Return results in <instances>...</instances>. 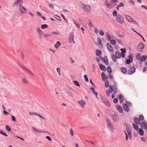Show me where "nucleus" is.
<instances>
[{
  "instance_id": "1",
  "label": "nucleus",
  "mask_w": 147,
  "mask_h": 147,
  "mask_svg": "<svg viewBox=\"0 0 147 147\" xmlns=\"http://www.w3.org/2000/svg\"><path fill=\"white\" fill-rule=\"evenodd\" d=\"M107 110L108 113L113 121L115 123L118 122L120 120V117L119 115L111 109H109Z\"/></svg>"
},
{
  "instance_id": "2",
  "label": "nucleus",
  "mask_w": 147,
  "mask_h": 147,
  "mask_svg": "<svg viewBox=\"0 0 147 147\" xmlns=\"http://www.w3.org/2000/svg\"><path fill=\"white\" fill-rule=\"evenodd\" d=\"M112 92L115 94H116L117 92V90L116 88L115 85L110 86L109 87V90H106V94L108 96H110V94Z\"/></svg>"
},
{
  "instance_id": "3",
  "label": "nucleus",
  "mask_w": 147,
  "mask_h": 147,
  "mask_svg": "<svg viewBox=\"0 0 147 147\" xmlns=\"http://www.w3.org/2000/svg\"><path fill=\"white\" fill-rule=\"evenodd\" d=\"M106 120L107 126L111 132H114L115 131V129L113 127V124L108 117L106 118Z\"/></svg>"
},
{
  "instance_id": "4",
  "label": "nucleus",
  "mask_w": 147,
  "mask_h": 147,
  "mask_svg": "<svg viewBox=\"0 0 147 147\" xmlns=\"http://www.w3.org/2000/svg\"><path fill=\"white\" fill-rule=\"evenodd\" d=\"M105 4L107 6V8L109 9H111L113 8L115 5L112 3H110L108 1L106 0L105 1Z\"/></svg>"
},
{
  "instance_id": "5",
  "label": "nucleus",
  "mask_w": 147,
  "mask_h": 147,
  "mask_svg": "<svg viewBox=\"0 0 147 147\" xmlns=\"http://www.w3.org/2000/svg\"><path fill=\"white\" fill-rule=\"evenodd\" d=\"M19 10L20 12L22 14H25L27 12L26 9L22 6H20L19 7Z\"/></svg>"
},
{
  "instance_id": "6",
  "label": "nucleus",
  "mask_w": 147,
  "mask_h": 147,
  "mask_svg": "<svg viewBox=\"0 0 147 147\" xmlns=\"http://www.w3.org/2000/svg\"><path fill=\"white\" fill-rule=\"evenodd\" d=\"M116 19L117 21L120 24H122L124 21L123 18L120 15H117Z\"/></svg>"
},
{
  "instance_id": "7",
  "label": "nucleus",
  "mask_w": 147,
  "mask_h": 147,
  "mask_svg": "<svg viewBox=\"0 0 147 147\" xmlns=\"http://www.w3.org/2000/svg\"><path fill=\"white\" fill-rule=\"evenodd\" d=\"M125 17L128 21L130 22H134L137 25L138 24V23L135 20L131 18L130 16L128 15H125Z\"/></svg>"
},
{
  "instance_id": "8",
  "label": "nucleus",
  "mask_w": 147,
  "mask_h": 147,
  "mask_svg": "<svg viewBox=\"0 0 147 147\" xmlns=\"http://www.w3.org/2000/svg\"><path fill=\"white\" fill-rule=\"evenodd\" d=\"M144 47V45L142 43H140L137 47V49L139 52H142Z\"/></svg>"
},
{
  "instance_id": "9",
  "label": "nucleus",
  "mask_w": 147,
  "mask_h": 147,
  "mask_svg": "<svg viewBox=\"0 0 147 147\" xmlns=\"http://www.w3.org/2000/svg\"><path fill=\"white\" fill-rule=\"evenodd\" d=\"M83 9L87 12L89 13L91 11L90 6L88 5H84L83 7Z\"/></svg>"
},
{
  "instance_id": "10",
  "label": "nucleus",
  "mask_w": 147,
  "mask_h": 147,
  "mask_svg": "<svg viewBox=\"0 0 147 147\" xmlns=\"http://www.w3.org/2000/svg\"><path fill=\"white\" fill-rule=\"evenodd\" d=\"M102 100L106 106L108 107H110V104L107 99L105 97H103L102 99Z\"/></svg>"
},
{
  "instance_id": "11",
  "label": "nucleus",
  "mask_w": 147,
  "mask_h": 147,
  "mask_svg": "<svg viewBox=\"0 0 147 147\" xmlns=\"http://www.w3.org/2000/svg\"><path fill=\"white\" fill-rule=\"evenodd\" d=\"M28 114L31 116H34V115H36V116H38L39 117H40L42 119H45V118L42 116H41L40 114H39L38 113H34L32 112H29L28 113Z\"/></svg>"
},
{
  "instance_id": "12",
  "label": "nucleus",
  "mask_w": 147,
  "mask_h": 147,
  "mask_svg": "<svg viewBox=\"0 0 147 147\" xmlns=\"http://www.w3.org/2000/svg\"><path fill=\"white\" fill-rule=\"evenodd\" d=\"M78 103L82 107H84L86 105V102L84 100L82 99L78 101Z\"/></svg>"
},
{
  "instance_id": "13",
  "label": "nucleus",
  "mask_w": 147,
  "mask_h": 147,
  "mask_svg": "<svg viewBox=\"0 0 147 147\" xmlns=\"http://www.w3.org/2000/svg\"><path fill=\"white\" fill-rule=\"evenodd\" d=\"M126 130L127 133L128 134V137H129V138L131 139V129L129 127L127 126H126Z\"/></svg>"
},
{
  "instance_id": "14",
  "label": "nucleus",
  "mask_w": 147,
  "mask_h": 147,
  "mask_svg": "<svg viewBox=\"0 0 147 147\" xmlns=\"http://www.w3.org/2000/svg\"><path fill=\"white\" fill-rule=\"evenodd\" d=\"M74 33H71L69 35V41L70 43L73 42L74 44L75 43V41L74 40Z\"/></svg>"
},
{
  "instance_id": "15",
  "label": "nucleus",
  "mask_w": 147,
  "mask_h": 147,
  "mask_svg": "<svg viewBox=\"0 0 147 147\" xmlns=\"http://www.w3.org/2000/svg\"><path fill=\"white\" fill-rule=\"evenodd\" d=\"M32 129H33L36 132H38L39 133H49L48 132L46 131H44L43 130H41V129H37L36 128L34 127H32Z\"/></svg>"
},
{
  "instance_id": "16",
  "label": "nucleus",
  "mask_w": 147,
  "mask_h": 147,
  "mask_svg": "<svg viewBox=\"0 0 147 147\" xmlns=\"http://www.w3.org/2000/svg\"><path fill=\"white\" fill-rule=\"evenodd\" d=\"M135 71V68L134 66L132 67L128 70V73L129 74H133Z\"/></svg>"
},
{
  "instance_id": "17",
  "label": "nucleus",
  "mask_w": 147,
  "mask_h": 147,
  "mask_svg": "<svg viewBox=\"0 0 147 147\" xmlns=\"http://www.w3.org/2000/svg\"><path fill=\"white\" fill-rule=\"evenodd\" d=\"M73 90L72 89H70L69 90L67 91L66 93L67 94L68 96L73 97Z\"/></svg>"
},
{
  "instance_id": "18",
  "label": "nucleus",
  "mask_w": 147,
  "mask_h": 147,
  "mask_svg": "<svg viewBox=\"0 0 147 147\" xmlns=\"http://www.w3.org/2000/svg\"><path fill=\"white\" fill-rule=\"evenodd\" d=\"M107 49L108 50L111 52H113V47L109 43H108L107 44Z\"/></svg>"
},
{
  "instance_id": "19",
  "label": "nucleus",
  "mask_w": 147,
  "mask_h": 147,
  "mask_svg": "<svg viewBox=\"0 0 147 147\" xmlns=\"http://www.w3.org/2000/svg\"><path fill=\"white\" fill-rule=\"evenodd\" d=\"M129 59L126 60V64H129L130 62L132 61V57L131 55H129L128 56Z\"/></svg>"
},
{
  "instance_id": "20",
  "label": "nucleus",
  "mask_w": 147,
  "mask_h": 147,
  "mask_svg": "<svg viewBox=\"0 0 147 147\" xmlns=\"http://www.w3.org/2000/svg\"><path fill=\"white\" fill-rule=\"evenodd\" d=\"M123 107L124 111L127 112H128L129 111V108L128 106L126 104H123Z\"/></svg>"
},
{
  "instance_id": "21",
  "label": "nucleus",
  "mask_w": 147,
  "mask_h": 147,
  "mask_svg": "<svg viewBox=\"0 0 147 147\" xmlns=\"http://www.w3.org/2000/svg\"><path fill=\"white\" fill-rule=\"evenodd\" d=\"M141 127L143 129H146L147 128L146 125L145 123L144 122L140 123Z\"/></svg>"
},
{
  "instance_id": "22",
  "label": "nucleus",
  "mask_w": 147,
  "mask_h": 147,
  "mask_svg": "<svg viewBox=\"0 0 147 147\" xmlns=\"http://www.w3.org/2000/svg\"><path fill=\"white\" fill-rule=\"evenodd\" d=\"M120 50L122 51L121 52V56L123 58H124L125 57V53L126 52L125 49H121Z\"/></svg>"
},
{
  "instance_id": "23",
  "label": "nucleus",
  "mask_w": 147,
  "mask_h": 147,
  "mask_svg": "<svg viewBox=\"0 0 147 147\" xmlns=\"http://www.w3.org/2000/svg\"><path fill=\"white\" fill-rule=\"evenodd\" d=\"M22 81L24 84H27L29 83L28 80L25 78H22Z\"/></svg>"
},
{
  "instance_id": "24",
  "label": "nucleus",
  "mask_w": 147,
  "mask_h": 147,
  "mask_svg": "<svg viewBox=\"0 0 147 147\" xmlns=\"http://www.w3.org/2000/svg\"><path fill=\"white\" fill-rule=\"evenodd\" d=\"M99 67L100 69L102 71H105L106 70V68L104 65H100Z\"/></svg>"
},
{
  "instance_id": "25",
  "label": "nucleus",
  "mask_w": 147,
  "mask_h": 147,
  "mask_svg": "<svg viewBox=\"0 0 147 147\" xmlns=\"http://www.w3.org/2000/svg\"><path fill=\"white\" fill-rule=\"evenodd\" d=\"M101 76L102 77V79L103 81H105L107 78L106 76L105 73L102 72L101 74Z\"/></svg>"
},
{
  "instance_id": "26",
  "label": "nucleus",
  "mask_w": 147,
  "mask_h": 147,
  "mask_svg": "<svg viewBox=\"0 0 147 147\" xmlns=\"http://www.w3.org/2000/svg\"><path fill=\"white\" fill-rule=\"evenodd\" d=\"M134 121L136 123L139 125L140 124V121L139 119L138 118H135L134 119Z\"/></svg>"
},
{
  "instance_id": "27",
  "label": "nucleus",
  "mask_w": 147,
  "mask_h": 147,
  "mask_svg": "<svg viewBox=\"0 0 147 147\" xmlns=\"http://www.w3.org/2000/svg\"><path fill=\"white\" fill-rule=\"evenodd\" d=\"M111 56L112 59V60H113V61L114 62H116L117 61V60H116L117 58H116V56H115L114 54H111Z\"/></svg>"
},
{
  "instance_id": "28",
  "label": "nucleus",
  "mask_w": 147,
  "mask_h": 147,
  "mask_svg": "<svg viewBox=\"0 0 147 147\" xmlns=\"http://www.w3.org/2000/svg\"><path fill=\"white\" fill-rule=\"evenodd\" d=\"M118 35L119 37H124L125 35L121 31H119L118 32Z\"/></svg>"
},
{
  "instance_id": "29",
  "label": "nucleus",
  "mask_w": 147,
  "mask_h": 147,
  "mask_svg": "<svg viewBox=\"0 0 147 147\" xmlns=\"http://www.w3.org/2000/svg\"><path fill=\"white\" fill-rule=\"evenodd\" d=\"M115 56L117 58H119L121 57V54L119 51H117L116 52Z\"/></svg>"
},
{
  "instance_id": "30",
  "label": "nucleus",
  "mask_w": 147,
  "mask_h": 147,
  "mask_svg": "<svg viewBox=\"0 0 147 147\" xmlns=\"http://www.w3.org/2000/svg\"><path fill=\"white\" fill-rule=\"evenodd\" d=\"M60 42L59 41H57V42L56 44L55 45L54 47L55 48L57 49L58 47L60 46Z\"/></svg>"
},
{
  "instance_id": "31",
  "label": "nucleus",
  "mask_w": 147,
  "mask_h": 147,
  "mask_svg": "<svg viewBox=\"0 0 147 147\" xmlns=\"http://www.w3.org/2000/svg\"><path fill=\"white\" fill-rule=\"evenodd\" d=\"M96 55L97 56H99L101 55V51L99 50H97L96 51Z\"/></svg>"
},
{
  "instance_id": "32",
  "label": "nucleus",
  "mask_w": 147,
  "mask_h": 147,
  "mask_svg": "<svg viewBox=\"0 0 147 147\" xmlns=\"http://www.w3.org/2000/svg\"><path fill=\"white\" fill-rule=\"evenodd\" d=\"M147 58V57L145 55H142L140 58V61H145Z\"/></svg>"
},
{
  "instance_id": "33",
  "label": "nucleus",
  "mask_w": 147,
  "mask_h": 147,
  "mask_svg": "<svg viewBox=\"0 0 147 147\" xmlns=\"http://www.w3.org/2000/svg\"><path fill=\"white\" fill-rule=\"evenodd\" d=\"M107 38L108 40H110L111 39V36L110 34L108 32L106 33Z\"/></svg>"
},
{
  "instance_id": "34",
  "label": "nucleus",
  "mask_w": 147,
  "mask_h": 147,
  "mask_svg": "<svg viewBox=\"0 0 147 147\" xmlns=\"http://www.w3.org/2000/svg\"><path fill=\"white\" fill-rule=\"evenodd\" d=\"M119 98L120 100V102L122 103L123 101V96L122 95L120 94L119 96Z\"/></svg>"
},
{
  "instance_id": "35",
  "label": "nucleus",
  "mask_w": 147,
  "mask_h": 147,
  "mask_svg": "<svg viewBox=\"0 0 147 147\" xmlns=\"http://www.w3.org/2000/svg\"><path fill=\"white\" fill-rule=\"evenodd\" d=\"M139 134L142 136L144 135V131L141 128H139Z\"/></svg>"
},
{
  "instance_id": "36",
  "label": "nucleus",
  "mask_w": 147,
  "mask_h": 147,
  "mask_svg": "<svg viewBox=\"0 0 147 147\" xmlns=\"http://www.w3.org/2000/svg\"><path fill=\"white\" fill-rule=\"evenodd\" d=\"M117 109L120 113H123V110L121 107L119 106H118Z\"/></svg>"
},
{
  "instance_id": "37",
  "label": "nucleus",
  "mask_w": 147,
  "mask_h": 147,
  "mask_svg": "<svg viewBox=\"0 0 147 147\" xmlns=\"http://www.w3.org/2000/svg\"><path fill=\"white\" fill-rule=\"evenodd\" d=\"M121 70L122 72L124 74H125L127 72V69L125 67L121 68Z\"/></svg>"
},
{
  "instance_id": "38",
  "label": "nucleus",
  "mask_w": 147,
  "mask_h": 147,
  "mask_svg": "<svg viewBox=\"0 0 147 147\" xmlns=\"http://www.w3.org/2000/svg\"><path fill=\"white\" fill-rule=\"evenodd\" d=\"M74 84L76 86H78L79 88H80V85L79 83L76 81H74Z\"/></svg>"
},
{
  "instance_id": "39",
  "label": "nucleus",
  "mask_w": 147,
  "mask_h": 147,
  "mask_svg": "<svg viewBox=\"0 0 147 147\" xmlns=\"http://www.w3.org/2000/svg\"><path fill=\"white\" fill-rule=\"evenodd\" d=\"M48 27V25L46 24H42L41 26V28L42 29L46 28Z\"/></svg>"
},
{
  "instance_id": "40",
  "label": "nucleus",
  "mask_w": 147,
  "mask_h": 147,
  "mask_svg": "<svg viewBox=\"0 0 147 147\" xmlns=\"http://www.w3.org/2000/svg\"><path fill=\"white\" fill-rule=\"evenodd\" d=\"M133 126L136 130H137L138 129V126L137 125L133 123Z\"/></svg>"
},
{
  "instance_id": "41",
  "label": "nucleus",
  "mask_w": 147,
  "mask_h": 147,
  "mask_svg": "<svg viewBox=\"0 0 147 147\" xmlns=\"http://www.w3.org/2000/svg\"><path fill=\"white\" fill-rule=\"evenodd\" d=\"M0 134L6 137L7 136V135L6 133L3 132V130H0Z\"/></svg>"
},
{
  "instance_id": "42",
  "label": "nucleus",
  "mask_w": 147,
  "mask_h": 147,
  "mask_svg": "<svg viewBox=\"0 0 147 147\" xmlns=\"http://www.w3.org/2000/svg\"><path fill=\"white\" fill-rule=\"evenodd\" d=\"M109 41H110V43L112 45H114L116 44V41L114 40H111Z\"/></svg>"
},
{
  "instance_id": "43",
  "label": "nucleus",
  "mask_w": 147,
  "mask_h": 147,
  "mask_svg": "<svg viewBox=\"0 0 147 147\" xmlns=\"http://www.w3.org/2000/svg\"><path fill=\"white\" fill-rule=\"evenodd\" d=\"M16 1H18L19 7L20 6H22V4L23 2L22 0H16Z\"/></svg>"
},
{
  "instance_id": "44",
  "label": "nucleus",
  "mask_w": 147,
  "mask_h": 147,
  "mask_svg": "<svg viewBox=\"0 0 147 147\" xmlns=\"http://www.w3.org/2000/svg\"><path fill=\"white\" fill-rule=\"evenodd\" d=\"M107 71L108 72H109V73H111L112 72V70L111 68V67L109 66H108L107 67Z\"/></svg>"
},
{
  "instance_id": "45",
  "label": "nucleus",
  "mask_w": 147,
  "mask_h": 147,
  "mask_svg": "<svg viewBox=\"0 0 147 147\" xmlns=\"http://www.w3.org/2000/svg\"><path fill=\"white\" fill-rule=\"evenodd\" d=\"M5 128L8 131H10L11 130L10 127L8 125H6L5 126Z\"/></svg>"
},
{
  "instance_id": "46",
  "label": "nucleus",
  "mask_w": 147,
  "mask_h": 147,
  "mask_svg": "<svg viewBox=\"0 0 147 147\" xmlns=\"http://www.w3.org/2000/svg\"><path fill=\"white\" fill-rule=\"evenodd\" d=\"M84 77L85 81L87 82H88L89 80L87 76L86 75H84Z\"/></svg>"
},
{
  "instance_id": "47",
  "label": "nucleus",
  "mask_w": 147,
  "mask_h": 147,
  "mask_svg": "<svg viewBox=\"0 0 147 147\" xmlns=\"http://www.w3.org/2000/svg\"><path fill=\"white\" fill-rule=\"evenodd\" d=\"M103 61L106 65H109L107 57V59H105V60H104Z\"/></svg>"
},
{
  "instance_id": "48",
  "label": "nucleus",
  "mask_w": 147,
  "mask_h": 147,
  "mask_svg": "<svg viewBox=\"0 0 147 147\" xmlns=\"http://www.w3.org/2000/svg\"><path fill=\"white\" fill-rule=\"evenodd\" d=\"M109 86V82L108 81H107L105 82V86L106 88L108 87Z\"/></svg>"
},
{
  "instance_id": "49",
  "label": "nucleus",
  "mask_w": 147,
  "mask_h": 147,
  "mask_svg": "<svg viewBox=\"0 0 147 147\" xmlns=\"http://www.w3.org/2000/svg\"><path fill=\"white\" fill-rule=\"evenodd\" d=\"M50 34L51 36L52 35H58L59 34V33L58 32H52Z\"/></svg>"
},
{
  "instance_id": "50",
  "label": "nucleus",
  "mask_w": 147,
  "mask_h": 147,
  "mask_svg": "<svg viewBox=\"0 0 147 147\" xmlns=\"http://www.w3.org/2000/svg\"><path fill=\"white\" fill-rule=\"evenodd\" d=\"M140 57H141V55L140 54V53L137 54L136 56V59L138 60H140Z\"/></svg>"
},
{
  "instance_id": "51",
  "label": "nucleus",
  "mask_w": 147,
  "mask_h": 147,
  "mask_svg": "<svg viewBox=\"0 0 147 147\" xmlns=\"http://www.w3.org/2000/svg\"><path fill=\"white\" fill-rule=\"evenodd\" d=\"M85 141L86 142H88L89 143H91L93 145H95L94 142L92 141L89 140H86Z\"/></svg>"
},
{
  "instance_id": "52",
  "label": "nucleus",
  "mask_w": 147,
  "mask_h": 147,
  "mask_svg": "<svg viewBox=\"0 0 147 147\" xmlns=\"http://www.w3.org/2000/svg\"><path fill=\"white\" fill-rule=\"evenodd\" d=\"M139 119L140 120V121H142L144 119V117L142 115H140L139 117Z\"/></svg>"
},
{
  "instance_id": "53",
  "label": "nucleus",
  "mask_w": 147,
  "mask_h": 147,
  "mask_svg": "<svg viewBox=\"0 0 147 147\" xmlns=\"http://www.w3.org/2000/svg\"><path fill=\"white\" fill-rule=\"evenodd\" d=\"M18 65L20 66V67H21L23 69L27 71V70H28V69H27L26 68L24 67V66L21 65L19 63H18Z\"/></svg>"
},
{
  "instance_id": "54",
  "label": "nucleus",
  "mask_w": 147,
  "mask_h": 147,
  "mask_svg": "<svg viewBox=\"0 0 147 147\" xmlns=\"http://www.w3.org/2000/svg\"><path fill=\"white\" fill-rule=\"evenodd\" d=\"M97 41L98 42V44L100 45H101L102 44V42L101 41L100 39L99 38H98L97 39Z\"/></svg>"
},
{
  "instance_id": "55",
  "label": "nucleus",
  "mask_w": 147,
  "mask_h": 147,
  "mask_svg": "<svg viewBox=\"0 0 147 147\" xmlns=\"http://www.w3.org/2000/svg\"><path fill=\"white\" fill-rule=\"evenodd\" d=\"M50 36H51V35H50V34H45L43 35V37L44 38H47L48 37H49Z\"/></svg>"
},
{
  "instance_id": "56",
  "label": "nucleus",
  "mask_w": 147,
  "mask_h": 147,
  "mask_svg": "<svg viewBox=\"0 0 147 147\" xmlns=\"http://www.w3.org/2000/svg\"><path fill=\"white\" fill-rule=\"evenodd\" d=\"M55 17L59 21H60L61 20V18L59 16L57 15H55Z\"/></svg>"
},
{
  "instance_id": "57",
  "label": "nucleus",
  "mask_w": 147,
  "mask_h": 147,
  "mask_svg": "<svg viewBox=\"0 0 147 147\" xmlns=\"http://www.w3.org/2000/svg\"><path fill=\"white\" fill-rule=\"evenodd\" d=\"M36 31L38 33H42V31L40 30L39 28H38L36 29Z\"/></svg>"
},
{
  "instance_id": "58",
  "label": "nucleus",
  "mask_w": 147,
  "mask_h": 147,
  "mask_svg": "<svg viewBox=\"0 0 147 147\" xmlns=\"http://www.w3.org/2000/svg\"><path fill=\"white\" fill-rule=\"evenodd\" d=\"M124 6V4L122 2H120L119 4L118 5V7H123Z\"/></svg>"
},
{
  "instance_id": "59",
  "label": "nucleus",
  "mask_w": 147,
  "mask_h": 147,
  "mask_svg": "<svg viewBox=\"0 0 147 147\" xmlns=\"http://www.w3.org/2000/svg\"><path fill=\"white\" fill-rule=\"evenodd\" d=\"M113 15L114 16H117V12L116 10H114L113 13Z\"/></svg>"
},
{
  "instance_id": "60",
  "label": "nucleus",
  "mask_w": 147,
  "mask_h": 147,
  "mask_svg": "<svg viewBox=\"0 0 147 147\" xmlns=\"http://www.w3.org/2000/svg\"><path fill=\"white\" fill-rule=\"evenodd\" d=\"M99 58H100V59L102 60V61H103L104 60H105V59H107V57H106V56L105 57H104V58H103L102 57L100 56V57Z\"/></svg>"
},
{
  "instance_id": "61",
  "label": "nucleus",
  "mask_w": 147,
  "mask_h": 147,
  "mask_svg": "<svg viewBox=\"0 0 147 147\" xmlns=\"http://www.w3.org/2000/svg\"><path fill=\"white\" fill-rule=\"evenodd\" d=\"M99 32L101 36H103L104 35V32L102 30H100Z\"/></svg>"
},
{
  "instance_id": "62",
  "label": "nucleus",
  "mask_w": 147,
  "mask_h": 147,
  "mask_svg": "<svg viewBox=\"0 0 147 147\" xmlns=\"http://www.w3.org/2000/svg\"><path fill=\"white\" fill-rule=\"evenodd\" d=\"M56 70L58 72V74L59 76H60V69L59 68H56Z\"/></svg>"
},
{
  "instance_id": "63",
  "label": "nucleus",
  "mask_w": 147,
  "mask_h": 147,
  "mask_svg": "<svg viewBox=\"0 0 147 147\" xmlns=\"http://www.w3.org/2000/svg\"><path fill=\"white\" fill-rule=\"evenodd\" d=\"M3 112L4 114L5 115H7L9 114V113L8 112H7L4 110L3 111Z\"/></svg>"
},
{
  "instance_id": "64",
  "label": "nucleus",
  "mask_w": 147,
  "mask_h": 147,
  "mask_svg": "<svg viewBox=\"0 0 147 147\" xmlns=\"http://www.w3.org/2000/svg\"><path fill=\"white\" fill-rule=\"evenodd\" d=\"M36 14L39 17L41 16V14L39 12L37 11L36 13Z\"/></svg>"
}]
</instances>
